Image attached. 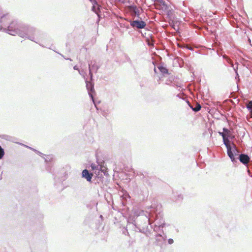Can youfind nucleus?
Returning a JSON list of instances; mask_svg holds the SVG:
<instances>
[{
    "mask_svg": "<svg viewBox=\"0 0 252 252\" xmlns=\"http://www.w3.org/2000/svg\"><path fill=\"white\" fill-rule=\"evenodd\" d=\"M223 141L227 148V152L228 156L232 161H234L235 158L232 151V148L231 147L230 144V141L229 140L228 138H225V139H223Z\"/></svg>",
    "mask_w": 252,
    "mask_h": 252,
    "instance_id": "f257e3e1",
    "label": "nucleus"
},
{
    "mask_svg": "<svg viewBox=\"0 0 252 252\" xmlns=\"http://www.w3.org/2000/svg\"><path fill=\"white\" fill-rule=\"evenodd\" d=\"M156 6L159 7L162 10L168 12L169 11V6L163 0H157Z\"/></svg>",
    "mask_w": 252,
    "mask_h": 252,
    "instance_id": "f03ea898",
    "label": "nucleus"
},
{
    "mask_svg": "<svg viewBox=\"0 0 252 252\" xmlns=\"http://www.w3.org/2000/svg\"><path fill=\"white\" fill-rule=\"evenodd\" d=\"M130 25L133 28L143 29L145 27L146 24L143 21L135 20L130 23Z\"/></svg>",
    "mask_w": 252,
    "mask_h": 252,
    "instance_id": "7ed1b4c3",
    "label": "nucleus"
},
{
    "mask_svg": "<svg viewBox=\"0 0 252 252\" xmlns=\"http://www.w3.org/2000/svg\"><path fill=\"white\" fill-rule=\"evenodd\" d=\"M127 9L131 12H133V14L139 17L140 13V9L138 8L136 5H129L127 6Z\"/></svg>",
    "mask_w": 252,
    "mask_h": 252,
    "instance_id": "20e7f679",
    "label": "nucleus"
},
{
    "mask_svg": "<svg viewBox=\"0 0 252 252\" xmlns=\"http://www.w3.org/2000/svg\"><path fill=\"white\" fill-rule=\"evenodd\" d=\"M239 159L244 164L248 163L250 161L249 157L245 154H241L239 156Z\"/></svg>",
    "mask_w": 252,
    "mask_h": 252,
    "instance_id": "39448f33",
    "label": "nucleus"
},
{
    "mask_svg": "<svg viewBox=\"0 0 252 252\" xmlns=\"http://www.w3.org/2000/svg\"><path fill=\"white\" fill-rule=\"evenodd\" d=\"M93 175V174L90 173L87 169H84L82 171V177L86 179L88 181H91Z\"/></svg>",
    "mask_w": 252,
    "mask_h": 252,
    "instance_id": "423d86ee",
    "label": "nucleus"
},
{
    "mask_svg": "<svg viewBox=\"0 0 252 252\" xmlns=\"http://www.w3.org/2000/svg\"><path fill=\"white\" fill-rule=\"evenodd\" d=\"M223 131L224 132V134L226 138H229L231 137V133L229 130L226 128H223Z\"/></svg>",
    "mask_w": 252,
    "mask_h": 252,
    "instance_id": "0eeeda50",
    "label": "nucleus"
},
{
    "mask_svg": "<svg viewBox=\"0 0 252 252\" xmlns=\"http://www.w3.org/2000/svg\"><path fill=\"white\" fill-rule=\"evenodd\" d=\"M246 106L247 109L250 111L251 114L252 115V101H250Z\"/></svg>",
    "mask_w": 252,
    "mask_h": 252,
    "instance_id": "6e6552de",
    "label": "nucleus"
},
{
    "mask_svg": "<svg viewBox=\"0 0 252 252\" xmlns=\"http://www.w3.org/2000/svg\"><path fill=\"white\" fill-rule=\"evenodd\" d=\"M201 105L198 103H196V106L194 108L191 107L192 109L195 112H197L199 111L201 109Z\"/></svg>",
    "mask_w": 252,
    "mask_h": 252,
    "instance_id": "1a4fd4ad",
    "label": "nucleus"
},
{
    "mask_svg": "<svg viewBox=\"0 0 252 252\" xmlns=\"http://www.w3.org/2000/svg\"><path fill=\"white\" fill-rule=\"evenodd\" d=\"M158 69H159L160 72L163 73H168V70L164 67L160 66L158 67Z\"/></svg>",
    "mask_w": 252,
    "mask_h": 252,
    "instance_id": "9d476101",
    "label": "nucleus"
},
{
    "mask_svg": "<svg viewBox=\"0 0 252 252\" xmlns=\"http://www.w3.org/2000/svg\"><path fill=\"white\" fill-rule=\"evenodd\" d=\"M4 151L2 148L0 146V159H1L4 156Z\"/></svg>",
    "mask_w": 252,
    "mask_h": 252,
    "instance_id": "9b49d317",
    "label": "nucleus"
},
{
    "mask_svg": "<svg viewBox=\"0 0 252 252\" xmlns=\"http://www.w3.org/2000/svg\"><path fill=\"white\" fill-rule=\"evenodd\" d=\"M220 135L222 137L223 139H225L226 137L225 136L224 132L223 131L222 132H219Z\"/></svg>",
    "mask_w": 252,
    "mask_h": 252,
    "instance_id": "f8f14e48",
    "label": "nucleus"
},
{
    "mask_svg": "<svg viewBox=\"0 0 252 252\" xmlns=\"http://www.w3.org/2000/svg\"><path fill=\"white\" fill-rule=\"evenodd\" d=\"M226 59H227V61L228 63H230L231 64V66H233V63H232V61L230 59H229V58H227L226 57Z\"/></svg>",
    "mask_w": 252,
    "mask_h": 252,
    "instance_id": "ddd939ff",
    "label": "nucleus"
},
{
    "mask_svg": "<svg viewBox=\"0 0 252 252\" xmlns=\"http://www.w3.org/2000/svg\"><path fill=\"white\" fill-rule=\"evenodd\" d=\"M168 243H169V244H172L173 243V239H169L168 240Z\"/></svg>",
    "mask_w": 252,
    "mask_h": 252,
    "instance_id": "4468645a",
    "label": "nucleus"
},
{
    "mask_svg": "<svg viewBox=\"0 0 252 252\" xmlns=\"http://www.w3.org/2000/svg\"><path fill=\"white\" fill-rule=\"evenodd\" d=\"M91 167H92V168L93 170H94V169L95 168V167H95V165H94V164H92L91 165Z\"/></svg>",
    "mask_w": 252,
    "mask_h": 252,
    "instance_id": "2eb2a0df",
    "label": "nucleus"
},
{
    "mask_svg": "<svg viewBox=\"0 0 252 252\" xmlns=\"http://www.w3.org/2000/svg\"><path fill=\"white\" fill-rule=\"evenodd\" d=\"M233 147L235 150H236V147L234 144H233Z\"/></svg>",
    "mask_w": 252,
    "mask_h": 252,
    "instance_id": "dca6fc26",
    "label": "nucleus"
},
{
    "mask_svg": "<svg viewBox=\"0 0 252 252\" xmlns=\"http://www.w3.org/2000/svg\"><path fill=\"white\" fill-rule=\"evenodd\" d=\"M90 1H91L92 2L94 1L95 3H96V1L95 0H90Z\"/></svg>",
    "mask_w": 252,
    "mask_h": 252,
    "instance_id": "f3484780",
    "label": "nucleus"
},
{
    "mask_svg": "<svg viewBox=\"0 0 252 252\" xmlns=\"http://www.w3.org/2000/svg\"><path fill=\"white\" fill-rule=\"evenodd\" d=\"M116 1H118V2H119V1H121V0H115Z\"/></svg>",
    "mask_w": 252,
    "mask_h": 252,
    "instance_id": "a211bd4d",
    "label": "nucleus"
}]
</instances>
